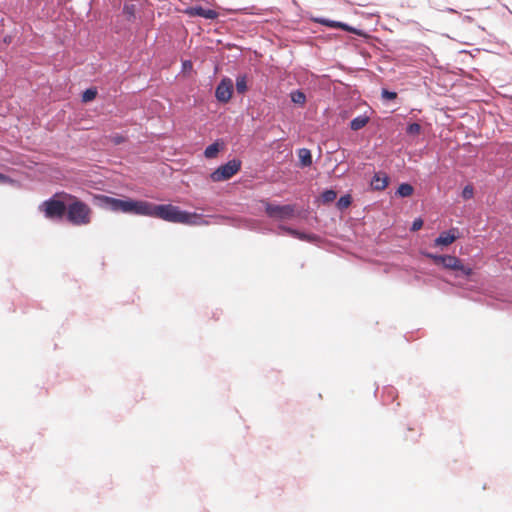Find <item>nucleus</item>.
<instances>
[{
  "instance_id": "1",
  "label": "nucleus",
  "mask_w": 512,
  "mask_h": 512,
  "mask_svg": "<svg viewBox=\"0 0 512 512\" xmlns=\"http://www.w3.org/2000/svg\"><path fill=\"white\" fill-rule=\"evenodd\" d=\"M144 216L185 225H201L205 223L200 214L180 210L179 207L172 204L156 205L147 201L145 202Z\"/></svg>"
},
{
  "instance_id": "2",
  "label": "nucleus",
  "mask_w": 512,
  "mask_h": 512,
  "mask_svg": "<svg viewBox=\"0 0 512 512\" xmlns=\"http://www.w3.org/2000/svg\"><path fill=\"white\" fill-rule=\"evenodd\" d=\"M62 198L66 199V219L74 226H85L91 223L93 211L91 207L68 193H63Z\"/></svg>"
},
{
  "instance_id": "3",
  "label": "nucleus",
  "mask_w": 512,
  "mask_h": 512,
  "mask_svg": "<svg viewBox=\"0 0 512 512\" xmlns=\"http://www.w3.org/2000/svg\"><path fill=\"white\" fill-rule=\"evenodd\" d=\"M96 199L100 205L113 212L144 216L145 202L143 200L117 199L106 195H98Z\"/></svg>"
},
{
  "instance_id": "4",
  "label": "nucleus",
  "mask_w": 512,
  "mask_h": 512,
  "mask_svg": "<svg viewBox=\"0 0 512 512\" xmlns=\"http://www.w3.org/2000/svg\"><path fill=\"white\" fill-rule=\"evenodd\" d=\"M64 192L56 193L50 199L44 201L39 209L47 219L61 220L66 215L67 202L62 198Z\"/></svg>"
},
{
  "instance_id": "5",
  "label": "nucleus",
  "mask_w": 512,
  "mask_h": 512,
  "mask_svg": "<svg viewBox=\"0 0 512 512\" xmlns=\"http://www.w3.org/2000/svg\"><path fill=\"white\" fill-rule=\"evenodd\" d=\"M241 169V161L237 159L230 160L224 165L218 167L215 171L210 174V178L213 182L226 181L237 174Z\"/></svg>"
},
{
  "instance_id": "6",
  "label": "nucleus",
  "mask_w": 512,
  "mask_h": 512,
  "mask_svg": "<svg viewBox=\"0 0 512 512\" xmlns=\"http://www.w3.org/2000/svg\"><path fill=\"white\" fill-rule=\"evenodd\" d=\"M266 214L275 220H287L295 217V205H276L265 202Z\"/></svg>"
},
{
  "instance_id": "7",
  "label": "nucleus",
  "mask_w": 512,
  "mask_h": 512,
  "mask_svg": "<svg viewBox=\"0 0 512 512\" xmlns=\"http://www.w3.org/2000/svg\"><path fill=\"white\" fill-rule=\"evenodd\" d=\"M441 265L445 269L460 271L464 276H470L473 272L472 268L465 266L462 260L452 255H444Z\"/></svg>"
},
{
  "instance_id": "8",
  "label": "nucleus",
  "mask_w": 512,
  "mask_h": 512,
  "mask_svg": "<svg viewBox=\"0 0 512 512\" xmlns=\"http://www.w3.org/2000/svg\"><path fill=\"white\" fill-rule=\"evenodd\" d=\"M233 93V82L230 78H223L215 90V97L219 102L227 103Z\"/></svg>"
},
{
  "instance_id": "9",
  "label": "nucleus",
  "mask_w": 512,
  "mask_h": 512,
  "mask_svg": "<svg viewBox=\"0 0 512 512\" xmlns=\"http://www.w3.org/2000/svg\"><path fill=\"white\" fill-rule=\"evenodd\" d=\"M185 13L191 17H202L205 19H216L218 17V12L213 9H206L201 6L189 7L186 9Z\"/></svg>"
},
{
  "instance_id": "10",
  "label": "nucleus",
  "mask_w": 512,
  "mask_h": 512,
  "mask_svg": "<svg viewBox=\"0 0 512 512\" xmlns=\"http://www.w3.org/2000/svg\"><path fill=\"white\" fill-rule=\"evenodd\" d=\"M457 229L452 228L447 232H443L434 241L435 246H448L452 244L458 236L455 234Z\"/></svg>"
},
{
  "instance_id": "11",
  "label": "nucleus",
  "mask_w": 512,
  "mask_h": 512,
  "mask_svg": "<svg viewBox=\"0 0 512 512\" xmlns=\"http://www.w3.org/2000/svg\"><path fill=\"white\" fill-rule=\"evenodd\" d=\"M389 183V177L384 172H377L371 180V186L374 190H384Z\"/></svg>"
},
{
  "instance_id": "12",
  "label": "nucleus",
  "mask_w": 512,
  "mask_h": 512,
  "mask_svg": "<svg viewBox=\"0 0 512 512\" xmlns=\"http://www.w3.org/2000/svg\"><path fill=\"white\" fill-rule=\"evenodd\" d=\"M316 22H318L322 25H325L327 27H330V28H340L342 30L355 33V30L353 28L349 27L348 25H346L342 22L332 21V20H328V19H324V18L316 19Z\"/></svg>"
},
{
  "instance_id": "13",
  "label": "nucleus",
  "mask_w": 512,
  "mask_h": 512,
  "mask_svg": "<svg viewBox=\"0 0 512 512\" xmlns=\"http://www.w3.org/2000/svg\"><path fill=\"white\" fill-rule=\"evenodd\" d=\"M298 158L301 167H309L312 165V155L309 149L301 148L298 150Z\"/></svg>"
},
{
  "instance_id": "14",
  "label": "nucleus",
  "mask_w": 512,
  "mask_h": 512,
  "mask_svg": "<svg viewBox=\"0 0 512 512\" xmlns=\"http://www.w3.org/2000/svg\"><path fill=\"white\" fill-rule=\"evenodd\" d=\"M369 122V117L366 115H360L354 118L350 123V128L354 131H358L365 127Z\"/></svg>"
},
{
  "instance_id": "15",
  "label": "nucleus",
  "mask_w": 512,
  "mask_h": 512,
  "mask_svg": "<svg viewBox=\"0 0 512 512\" xmlns=\"http://www.w3.org/2000/svg\"><path fill=\"white\" fill-rule=\"evenodd\" d=\"M291 101L295 104L303 106L306 103V95L301 90L291 92Z\"/></svg>"
},
{
  "instance_id": "16",
  "label": "nucleus",
  "mask_w": 512,
  "mask_h": 512,
  "mask_svg": "<svg viewBox=\"0 0 512 512\" xmlns=\"http://www.w3.org/2000/svg\"><path fill=\"white\" fill-rule=\"evenodd\" d=\"M219 151H220V145L218 142H215V143L209 145L208 147H206V149L204 151V155L206 158L212 159L217 156Z\"/></svg>"
},
{
  "instance_id": "17",
  "label": "nucleus",
  "mask_w": 512,
  "mask_h": 512,
  "mask_svg": "<svg viewBox=\"0 0 512 512\" xmlns=\"http://www.w3.org/2000/svg\"><path fill=\"white\" fill-rule=\"evenodd\" d=\"M247 77L246 75H239L236 78V90L239 94H244L247 91Z\"/></svg>"
},
{
  "instance_id": "18",
  "label": "nucleus",
  "mask_w": 512,
  "mask_h": 512,
  "mask_svg": "<svg viewBox=\"0 0 512 512\" xmlns=\"http://www.w3.org/2000/svg\"><path fill=\"white\" fill-rule=\"evenodd\" d=\"M123 14L128 21H132L135 19L136 14V6L135 4L129 3L125 4L123 7Z\"/></svg>"
},
{
  "instance_id": "19",
  "label": "nucleus",
  "mask_w": 512,
  "mask_h": 512,
  "mask_svg": "<svg viewBox=\"0 0 512 512\" xmlns=\"http://www.w3.org/2000/svg\"><path fill=\"white\" fill-rule=\"evenodd\" d=\"M413 191H414V189H413L412 185H410L408 183H402L398 187L397 194L400 197H409L413 194Z\"/></svg>"
},
{
  "instance_id": "20",
  "label": "nucleus",
  "mask_w": 512,
  "mask_h": 512,
  "mask_svg": "<svg viewBox=\"0 0 512 512\" xmlns=\"http://www.w3.org/2000/svg\"><path fill=\"white\" fill-rule=\"evenodd\" d=\"M337 197V193L334 190H326L321 194V200L323 203H331Z\"/></svg>"
},
{
  "instance_id": "21",
  "label": "nucleus",
  "mask_w": 512,
  "mask_h": 512,
  "mask_svg": "<svg viewBox=\"0 0 512 512\" xmlns=\"http://www.w3.org/2000/svg\"><path fill=\"white\" fill-rule=\"evenodd\" d=\"M351 202H352L351 196L348 194L344 195V196L340 197L339 200L337 201V207L340 210H344L351 205Z\"/></svg>"
},
{
  "instance_id": "22",
  "label": "nucleus",
  "mask_w": 512,
  "mask_h": 512,
  "mask_svg": "<svg viewBox=\"0 0 512 512\" xmlns=\"http://www.w3.org/2000/svg\"><path fill=\"white\" fill-rule=\"evenodd\" d=\"M97 96V90L95 88H89L87 90L84 91L83 95H82V101L83 102H90L92 100H94Z\"/></svg>"
},
{
  "instance_id": "23",
  "label": "nucleus",
  "mask_w": 512,
  "mask_h": 512,
  "mask_svg": "<svg viewBox=\"0 0 512 512\" xmlns=\"http://www.w3.org/2000/svg\"><path fill=\"white\" fill-rule=\"evenodd\" d=\"M406 132L409 135H419L421 132V126L418 123H412L408 125Z\"/></svg>"
},
{
  "instance_id": "24",
  "label": "nucleus",
  "mask_w": 512,
  "mask_h": 512,
  "mask_svg": "<svg viewBox=\"0 0 512 512\" xmlns=\"http://www.w3.org/2000/svg\"><path fill=\"white\" fill-rule=\"evenodd\" d=\"M474 195V188L472 185H467L462 191V197L466 200L472 198Z\"/></svg>"
},
{
  "instance_id": "25",
  "label": "nucleus",
  "mask_w": 512,
  "mask_h": 512,
  "mask_svg": "<svg viewBox=\"0 0 512 512\" xmlns=\"http://www.w3.org/2000/svg\"><path fill=\"white\" fill-rule=\"evenodd\" d=\"M382 98L386 100H394L397 98V93L393 91H389L387 89H382L381 92Z\"/></svg>"
},
{
  "instance_id": "26",
  "label": "nucleus",
  "mask_w": 512,
  "mask_h": 512,
  "mask_svg": "<svg viewBox=\"0 0 512 512\" xmlns=\"http://www.w3.org/2000/svg\"><path fill=\"white\" fill-rule=\"evenodd\" d=\"M425 256L430 258L434 264L441 265L444 255H436L432 253H425Z\"/></svg>"
},
{
  "instance_id": "27",
  "label": "nucleus",
  "mask_w": 512,
  "mask_h": 512,
  "mask_svg": "<svg viewBox=\"0 0 512 512\" xmlns=\"http://www.w3.org/2000/svg\"><path fill=\"white\" fill-rule=\"evenodd\" d=\"M423 226V220L421 218H417L414 220L413 224H412V227H411V230L412 231H418L422 228Z\"/></svg>"
},
{
  "instance_id": "28",
  "label": "nucleus",
  "mask_w": 512,
  "mask_h": 512,
  "mask_svg": "<svg viewBox=\"0 0 512 512\" xmlns=\"http://www.w3.org/2000/svg\"><path fill=\"white\" fill-rule=\"evenodd\" d=\"M11 181L12 180L8 176L0 173V184L10 183Z\"/></svg>"
},
{
  "instance_id": "29",
  "label": "nucleus",
  "mask_w": 512,
  "mask_h": 512,
  "mask_svg": "<svg viewBox=\"0 0 512 512\" xmlns=\"http://www.w3.org/2000/svg\"><path fill=\"white\" fill-rule=\"evenodd\" d=\"M11 181L12 180L8 176L0 173V184L10 183Z\"/></svg>"
},
{
  "instance_id": "30",
  "label": "nucleus",
  "mask_w": 512,
  "mask_h": 512,
  "mask_svg": "<svg viewBox=\"0 0 512 512\" xmlns=\"http://www.w3.org/2000/svg\"><path fill=\"white\" fill-rule=\"evenodd\" d=\"M124 141V137H122L121 135H116L113 137V142L115 144H120Z\"/></svg>"
},
{
  "instance_id": "31",
  "label": "nucleus",
  "mask_w": 512,
  "mask_h": 512,
  "mask_svg": "<svg viewBox=\"0 0 512 512\" xmlns=\"http://www.w3.org/2000/svg\"><path fill=\"white\" fill-rule=\"evenodd\" d=\"M183 67H184V69H188V68L191 69L192 68L191 61H184L183 62Z\"/></svg>"
}]
</instances>
